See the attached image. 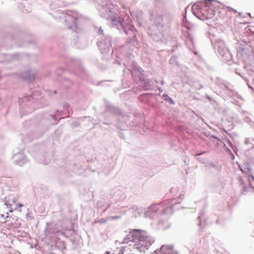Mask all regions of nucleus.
<instances>
[{"label": "nucleus", "instance_id": "f257e3e1", "mask_svg": "<svg viewBox=\"0 0 254 254\" xmlns=\"http://www.w3.org/2000/svg\"><path fill=\"white\" fill-rule=\"evenodd\" d=\"M127 237L130 241L139 243L146 242L148 239L146 231L138 229H134L130 231Z\"/></svg>", "mask_w": 254, "mask_h": 254}, {"label": "nucleus", "instance_id": "f03ea898", "mask_svg": "<svg viewBox=\"0 0 254 254\" xmlns=\"http://www.w3.org/2000/svg\"><path fill=\"white\" fill-rule=\"evenodd\" d=\"M8 213H6V216H4V214H0V221H3L5 223H9L10 224L13 225L17 220V217L13 216H8Z\"/></svg>", "mask_w": 254, "mask_h": 254}, {"label": "nucleus", "instance_id": "7ed1b4c3", "mask_svg": "<svg viewBox=\"0 0 254 254\" xmlns=\"http://www.w3.org/2000/svg\"><path fill=\"white\" fill-rule=\"evenodd\" d=\"M219 6V3L216 0H207V7L212 11L215 10Z\"/></svg>", "mask_w": 254, "mask_h": 254}, {"label": "nucleus", "instance_id": "20e7f679", "mask_svg": "<svg viewBox=\"0 0 254 254\" xmlns=\"http://www.w3.org/2000/svg\"><path fill=\"white\" fill-rule=\"evenodd\" d=\"M160 251L164 253L165 254H172L173 253V250L171 248H167L166 247L164 246L161 248Z\"/></svg>", "mask_w": 254, "mask_h": 254}, {"label": "nucleus", "instance_id": "39448f33", "mask_svg": "<svg viewBox=\"0 0 254 254\" xmlns=\"http://www.w3.org/2000/svg\"><path fill=\"white\" fill-rule=\"evenodd\" d=\"M196 16L202 20H205L206 19V17L205 14L204 13H201V12H197Z\"/></svg>", "mask_w": 254, "mask_h": 254}, {"label": "nucleus", "instance_id": "423d86ee", "mask_svg": "<svg viewBox=\"0 0 254 254\" xmlns=\"http://www.w3.org/2000/svg\"><path fill=\"white\" fill-rule=\"evenodd\" d=\"M17 206H18V207H21L23 206L22 204H20V203H18L17 204Z\"/></svg>", "mask_w": 254, "mask_h": 254}]
</instances>
